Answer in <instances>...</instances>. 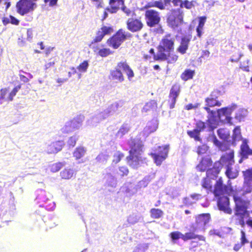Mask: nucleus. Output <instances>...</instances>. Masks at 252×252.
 <instances>
[{
  "instance_id": "nucleus-1",
  "label": "nucleus",
  "mask_w": 252,
  "mask_h": 252,
  "mask_svg": "<svg viewBox=\"0 0 252 252\" xmlns=\"http://www.w3.org/2000/svg\"><path fill=\"white\" fill-rule=\"evenodd\" d=\"M217 98V97L211 94L210 96L205 99L206 105L207 107H205L204 109L208 113V121L210 122L213 121L218 117L219 120L223 123L232 125V118L230 116L232 112L236 109L237 105L233 104L231 106L218 109L217 112L211 110L208 107L220 106L221 105V102Z\"/></svg>"
},
{
  "instance_id": "nucleus-2",
  "label": "nucleus",
  "mask_w": 252,
  "mask_h": 252,
  "mask_svg": "<svg viewBox=\"0 0 252 252\" xmlns=\"http://www.w3.org/2000/svg\"><path fill=\"white\" fill-rule=\"evenodd\" d=\"M130 150L128 163L132 167L137 168L141 160V154L143 152V144L139 137L131 138L128 141Z\"/></svg>"
},
{
  "instance_id": "nucleus-3",
  "label": "nucleus",
  "mask_w": 252,
  "mask_h": 252,
  "mask_svg": "<svg viewBox=\"0 0 252 252\" xmlns=\"http://www.w3.org/2000/svg\"><path fill=\"white\" fill-rule=\"evenodd\" d=\"M175 38L170 34L166 35L162 39L158 48V52L155 56L157 60L164 61L167 55L173 50Z\"/></svg>"
},
{
  "instance_id": "nucleus-4",
  "label": "nucleus",
  "mask_w": 252,
  "mask_h": 252,
  "mask_svg": "<svg viewBox=\"0 0 252 252\" xmlns=\"http://www.w3.org/2000/svg\"><path fill=\"white\" fill-rule=\"evenodd\" d=\"M131 37L132 34L130 32L120 29L108 40L107 44L113 48L117 49L125 40Z\"/></svg>"
},
{
  "instance_id": "nucleus-5",
  "label": "nucleus",
  "mask_w": 252,
  "mask_h": 252,
  "mask_svg": "<svg viewBox=\"0 0 252 252\" xmlns=\"http://www.w3.org/2000/svg\"><path fill=\"white\" fill-rule=\"evenodd\" d=\"M233 153L230 152L221 157V161L223 162V166L226 168L225 174L228 178L233 179L236 178L238 175V171L236 170H232L231 166L234 163Z\"/></svg>"
},
{
  "instance_id": "nucleus-6",
  "label": "nucleus",
  "mask_w": 252,
  "mask_h": 252,
  "mask_svg": "<svg viewBox=\"0 0 252 252\" xmlns=\"http://www.w3.org/2000/svg\"><path fill=\"white\" fill-rule=\"evenodd\" d=\"M169 150V145H165L163 146H158L157 149L151 153V155L154 159L157 165H160L162 161L167 157Z\"/></svg>"
},
{
  "instance_id": "nucleus-7",
  "label": "nucleus",
  "mask_w": 252,
  "mask_h": 252,
  "mask_svg": "<svg viewBox=\"0 0 252 252\" xmlns=\"http://www.w3.org/2000/svg\"><path fill=\"white\" fill-rule=\"evenodd\" d=\"M36 7V4L30 0H20L16 4L17 12L22 16L33 11Z\"/></svg>"
},
{
  "instance_id": "nucleus-8",
  "label": "nucleus",
  "mask_w": 252,
  "mask_h": 252,
  "mask_svg": "<svg viewBox=\"0 0 252 252\" xmlns=\"http://www.w3.org/2000/svg\"><path fill=\"white\" fill-rule=\"evenodd\" d=\"M36 201L39 204L40 207H45L49 211H52L55 207V204L54 202L50 201L46 196V192L44 190L37 191V196Z\"/></svg>"
},
{
  "instance_id": "nucleus-9",
  "label": "nucleus",
  "mask_w": 252,
  "mask_h": 252,
  "mask_svg": "<svg viewBox=\"0 0 252 252\" xmlns=\"http://www.w3.org/2000/svg\"><path fill=\"white\" fill-rule=\"evenodd\" d=\"M183 16V11L181 8L173 10L167 19L168 22L172 27H177L182 23Z\"/></svg>"
},
{
  "instance_id": "nucleus-10",
  "label": "nucleus",
  "mask_w": 252,
  "mask_h": 252,
  "mask_svg": "<svg viewBox=\"0 0 252 252\" xmlns=\"http://www.w3.org/2000/svg\"><path fill=\"white\" fill-rule=\"evenodd\" d=\"M235 203V214L236 216H247L249 217L250 213L247 210V202L239 197H234Z\"/></svg>"
},
{
  "instance_id": "nucleus-11",
  "label": "nucleus",
  "mask_w": 252,
  "mask_h": 252,
  "mask_svg": "<svg viewBox=\"0 0 252 252\" xmlns=\"http://www.w3.org/2000/svg\"><path fill=\"white\" fill-rule=\"evenodd\" d=\"M145 18L147 25L150 27L158 25L160 21L159 13L154 9L146 10L145 12Z\"/></svg>"
},
{
  "instance_id": "nucleus-12",
  "label": "nucleus",
  "mask_w": 252,
  "mask_h": 252,
  "mask_svg": "<svg viewBox=\"0 0 252 252\" xmlns=\"http://www.w3.org/2000/svg\"><path fill=\"white\" fill-rule=\"evenodd\" d=\"M124 104V101L122 100L116 101L109 105L106 109L102 110V111L107 118L115 114H118L120 109L123 106Z\"/></svg>"
},
{
  "instance_id": "nucleus-13",
  "label": "nucleus",
  "mask_w": 252,
  "mask_h": 252,
  "mask_svg": "<svg viewBox=\"0 0 252 252\" xmlns=\"http://www.w3.org/2000/svg\"><path fill=\"white\" fill-rule=\"evenodd\" d=\"M106 119L101 110L96 111L86 122V125L89 126H95L102 121Z\"/></svg>"
},
{
  "instance_id": "nucleus-14",
  "label": "nucleus",
  "mask_w": 252,
  "mask_h": 252,
  "mask_svg": "<svg viewBox=\"0 0 252 252\" xmlns=\"http://www.w3.org/2000/svg\"><path fill=\"white\" fill-rule=\"evenodd\" d=\"M210 219V216L209 214L199 215L196 218V223L194 231L204 230L205 225L209 222Z\"/></svg>"
},
{
  "instance_id": "nucleus-15",
  "label": "nucleus",
  "mask_w": 252,
  "mask_h": 252,
  "mask_svg": "<svg viewBox=\"0 0 252 252\" xmlns=\"http://www.w3.org/2000/svg\"><path fill=\"white\" fill-rule=\"evenodd\" d=\"M63 141H56L46 143L45 151L48 154H56L62 150L64 146Z\"/></svg>"
},
{
  "instance_id": "nucleus-16",
  "label": "nucleus",
  "mask_w": 252,
  "mask_h": 252,
  "mask_svg": "<svg viewBox=\"0 0 252 252\" xmlns=\"http://www.w3.org/2000/svg\"><path fill=\"white\" fill-rule=\"evenodd\" d=\"M222 166H223V162H221L220 158V161L214 163L213 168L208 169L207 170L206 175L207 178L210 179L216 178Z\"/></svg>"
},
{
  "instance_id": "nucleus-17",
  "label": "nucleus",
  "mask_w": 252,
  "mask_h": 252,
  "mask_svg": "<svg viewBox=\"0 0 252 252\" xmlns=\"http://www.w3.org/2000/svg\"><path fill=\"white\" fill-rule=\"evenodd\" d=\"M243 173L244 176V189L247 192H250L252 186V168L247 169Z\"/></svg>"
},
{
  "instance_id": "nucleus-18",
  "label": "nucleus",
  "mask_w": 252,
  "mask_h": 252,
  "mask_svg": "<svg viewBox=\"0 0 252 252\" xmlns=\"http://www.w3.org/2000/svg\"><path fill=\"white\" fill-rule=\"evenodd\" d=\"M127 28L131 32H138L141 30L143 24L138 19L129 18L126 22Z\"/></svg>"
},
{
  "instance_id": "nucleus-19",
  "label": "nucleus",
  "mask_w": 252,
  "mask_h": 252,
  "mask_svg": "<svg viewBox=\"0 0 252 252\" xmlns=\"http://www.w3.org/2000/svg\"><path fill=\"white\" fill-rule=\"evenodd\" d=\"M229 200L227 196L220 197L218 201V206L220 210L225 213L231 214L232 210L229 207Z\"/></svg>"
},
{
  "instance_id": "nucleus-20",
  "label": "nucleus",
  "mask_w": 252,
  "mask_h": 252,
  "mask_svg": "<svg viewBox=\"0 0 252 252\" xmlns=\"http://www.w3.org/2000/svg\"><path fill=\"white\" fill-rule=\"evenodd\" d=\"M180 92V87L179 85L176 84L172 86L170 94V108L172 109L174 107L176 102V98L178 97Z\"/></svg>"
},
{
  "instance_id": "nucleus-21",
  "label": "nucleus",
  "mask_w": 252,
  "mask_h": 252,
  "mask_svg": "<svg viewBox=\"0 0 252 252\" xmlns=\"http://www.w3.org/2000/svg\"><path fill=\"white\" fill-rule=\"evenodd\" d=\"M158 127V123L156 120H152L149 122L144 127L142 133L144 137H147L151 133L156 131Z\"/></svg>"
},
{
  "instance_id": "nucleus-22",
  "label": "nucleus",
  "mask_w": 252,
  "mask_h": 252,
  "mask_svg": "<svg viewBox=\"0 0 252 252\" xmlns=\"http://www.w3.org/2000/svg\"><path fill=\"white\" fill-rule=\"evenodd\" d=\"M117 67L122 69L127 75L129 81H131L134 77L133 70L126 62H121L117 64Z\"/></svg>"
},
{
  "instance_id": "nucleus-23",
  "label": "nucleus",
  "mask_w": 252,
  "mask_h": 252,
  "mask_svg": "<svg viewBox=\"0 0 252 252\" xmlns=\"http://www.w3.org/2000/svg\"><path fill=\"white\" fill-rule=\"evenodd\" d=\"M227 187L223 184L221 178L217 181L215 185L214 193L216 196H219L224 193L226 191Z\"/></svg>"
},
{
  "instance_id": "nucleus-24",
  "label": "nucleus",
  "mask_w": 252,
  "mask_h": 252,
  "mask_svg": "<svg viewBox=\"0 0 252 252\" xmlns=\"http://www.w3.org/2000/svg\"><path fill=\"white\" fill-rule=\"evenodd\" d=\"M119 68L117 66L115 69L110 72V79L116 82H122L124 81V77Z\"/></svg>"
},
{
  "instance_id": "nucleus-25",
  "label": "nucleus",
  "mask_w": 252,
  "mask_h": 252,
  "mask_svg": "<svg viewBox=\"0 0 252 252\" xmlns=\"http://www.w3.org/2000/svg\"><path fill=\"white\" fill-rule=\"evenodd\" d=\"M241 154L242 158L239 160V162L241 163L243 159H246L248 156L252 155V150L250 149L247 143L244 141L241 146Z\"/></svg>"
},
{
  "instance_id": "nucleus-26",
  "label": "nucleus",
  "mask_w": 252,
  "mask_h": 252,
  "mask_svg": "<svg viewBox=\"0 0 252 252\" xmlns=\"http://www.w3.org/2000/svg\"><path fill=\"white\" fill-rule=\"evenodd\" d=\"M124 0H110V8H108L107 10L111 13H116L121 5H123Z\"/></svg>"
},
{
  "instance_id": "nucleus-27",
  "label": "nucleus",
  "mask_w": 252,
  "mask_h": 252,
  "mask_svg": "<svg viewBox=\"0 0 252 252\" xmlns=\"http://www.w3.org/2000/svg\"><path fill=\"white\" fill-rule=\"evenodd\" d=\"M193 230H194V228H193ZM194 232L195 231H193V232H189L183 234L182 240L184 241H186L188 240L197 238L200 241H205V238L203 236L196 235L194 233Z\"/></svg>"
},
{
  "instance_id": "nucleus-28",
  "label": "nucleus",
  "mask_w": 252,
  "mask_h": 252,
  "mask_svg": "<svg viewBox=\"0 0 252 252\" xmlns=\"http://www.w3.org/2000/svg\"><path fill=\"white\" fill-rule=\"evenodd\" d=\"M105 184L113 188L116 187L117 185V179L111 173H107L105 176Z\"/></svg>"
},
{
  "instance_id": "nucleus-29",
  "label": "nucleus",
  "mask_w": 252,
  "mask_h": 252,
  "mask_svg": "<svg viewBox=\"0 0 252 252\" xmlns=\"http://www.w3.org/2000/svg\"><path fill=\"white\" fill-rule=\"evenodd\" d=\"M189 41L190 40L188 38L186 37H183L181 40V44L177 49L178 51L182 54L186 53V51L188 49Z\"/></svg>"
},
{
  "instance_id": "nucleus-30",
  "label": "nucleus",
  "mask_w": 252,
  "mask_h": 252,
  "mask_svg": "<svg viewBox=\"0 0 252 252\" xmlns=\"http://www.w3.org/2000/svg\"><path fill=\"white\" fill-rule=\"evenodd\" d=\"M84 120V116L79 115L69 122L71 123L72 126L75 130L79 129L81 126Z\"/></svg>"
},
{
  "instance_id": "nucleus-31",
  "label": "nucleus",
  "mask_w": 252,
  "mask_h": 252,
  "mask_svg": "<svg viewBox=\"0 0 252 252\" xmlns=\"http://www.w3.org/2000/svg\"><path fill=\"white\" fill-rule=\"evenodd\" d=\"M130 129L129 125L128 124H124L120 128L116 133V136L119 138H122L127 133Z\"/></svg>"
},
{
  "instance_id": "nucleus-32",
  "label": "nucleus",
  "mask_w": 252,
  "mask_h": 252,
  "mask_svg": "<svg viewBox=\"0 0 252 252\" xmlns=\"http://www.w3.org/2000/svg\"><path fill=\"white\" fill-rule=\"evenodd\" d=\"M86 152L87 150L85 147L82 146L77 147L73 152V157L76 159H80L85 155Z\"/></svg>"
},
{
  "instance_id": "nucleus-33",
  "label": "nucleus",
  "mask_w": 252,
  "mask_h": 252,
  "mask_svg": "<svg viewBox=\"0 0 252 252\" xmlns=\"http://www.w3.org/2000/svg\"><path fill=\"white\" fill-rule=\"evenodd\" d=\"M157 104L156 101L151 100L147 102L142 109V112H148L151 111H154L156 109Z\"/></svg>"
},
{
  "instance_id": "nucleus-34",
  "label": "nucleus",
  "mask_w": 252,
  "mask_h": 252,
  "mask_svg": "<svg viewBox=\"0 0 252 252\" xmlns=\"http://www.w3.org/2000/svg\"><path fill=\"white\" fill-rule=\"evenodd\" d=\"M212 161L210 158H203L197 165V169L201 171L206 170L207 167L211 165Z\"/></svg>"
},
{
  "instance_id": "nucleus-35",
  "label": "nucleus",
  "mask_w": 252,
  "mask_h": 252,
  "mask_svg": "<svg viewBox=\"0 0 252 252\" xmlns=\"http://www.w3.org/2000/svg\"><path fill=\"white\" fill-rule=\"evenodd\" d=\"M143 218L139 214H132L129 215L127 219V221L130 224H134L136 223L141 221Z\"/></svg>"
},
{
  "instance_id": "nucleus-36",
  "label": "nucleus",
  "mask_w": 252,
  "mask_h": 252,
  "mask_svg": "<svg viewBox=\"0 0 252 252\" xmlns=\"http://www.w3.org/2000/svg\"><path fill=\"white\" fill-rule=\"evenodd\" d=\"M206 20L205 16L200 17L199 18V24L196 28L197 35L200 37L202 34V31Z\"/></svg>"
},
{
  "instance_id": "nucleus-37",
  "label": "nucleus",
  "mask_w": 252,
  "mask_h": 252,
  "mask_svg": "<svg viewBox=\"0 0 252 252\" xmlns=\"http://www.w3.org/2000/svg\"><path fill=\"white\" fill-rule=\"evenodd\" d=\"M62 179H70L74 175V171L72 169L65 168L60 173Z\"/></svg>"
},
{
  "instance_id": "nucleus-38",
  "label": "nucleus",
  "mask_w": 252,
  "mask_h": 252,
  "mask_svg": "<svg viewBox=\"0 0 252 252\" xmlns=\"http://www.w3.org/2000/svg\"><path fill=\"white\" fill-rule=\"evenodd\" d=\"M247 115V111L245 109H240L237 111L235 114V119L241 122L243 121Z\"/></svg>"
},
{
  "instance_id": "nucleus-39",
  "label": "nucleus",
  "mask_w": 252,
  "mask_h": 252,
  "mask_svg": "<svg viewBox=\"0 0 252 252\" xmlns=\"http://www.w3.org/2000/svg\"><path fill=\"white\" fill-rule=\"evenodd\" d=\"M219 137L223 140H227L229 137V132L226 128H220L218 130Z\"/></svg>"
},
{
  "instance_id": "nucleus-40",
  "label": "nucleus",
  "mask_w": 252,
  "mask_h": 252,
  "mask_svg": "<svg viewBox=\"0 0 252 252\" xmlns=\"http://www.w3.org/2000/svg\"><path fill=\"white\" fill-rule=\"evenodd\" d=\"M110 156V153L106 150L100 153L96 158V160L100 162H104L107 160Z\"/></svg>"
},
{
  "instance_id": "nucleus-41",
  "label": "nucleus",
  "mask_w": 252,
  "mask_h": 252,
  "mask_svg": "<svg viewBox=\"0 0 252 252\" xmlns=\"http://www.w3.org/2000/svg\"><path fill=\"white\" fill-rule=\"evenodd\" d=\"M21 88V85H18L16 86L11 92H10L7 97L6 99L9 101H11L13 99V97L16 95L17 92Z\"/></svg>"
},
{
  "instance_id": "nucleus-42",
  "label": "nucleus",
  "mask_w": 252,
  "mask_h": 252,
  "mask_svg": "<svg viewBox=\"0 0 252 252\" xmlns=\"http://www.w3.org/2000/svg\"><path fill=\"white\" fill-rule=\"evenodd\" d=\"M150 213L151 217L154 219H159L163 215L162 211L158 209H152Z\"/></svg>"
},
{
  "instance_id": "nucleus-43",
  "label": "nucleus",
  "mask_w": 252,
  "mask_h": 252,
  "mask_svg": "<svg viewBox=\"0 0 252 252\" xmlns=\"http://www.w3.org/2000/svg\"><path fill=\"white\" fill-rule=\"evenodd\" d=\"M194 74L193 71L189 69L186 70L184 73L181 75V78L184 81H187L189 79H190L193 77Z\"/></svg>"
},
{
  "instance_id": "nucleus-44",
  "label": "nucleus",
  "mask_w": 252,
  "mask_h": 252,
  "mask_svg": "<svg viewBox=\"0 0 252 252\" xmlns=\"http://www.w3.org/2000/svg\"><path fill=\"white\" fill-rule=\"evenodd\" d=\"M148 244H140L135 247L133 252H145L148 249Z\"/></svg>"
},
{
  "instance_id": "nucleus-45",
  "label": "nucleus",
  "mask_w": 252,
  "mask_h": 252,
  "mask_svg": "<svg viewBox=\"0 0 252 252\" xmlns=\"http://www.w3.org/2000/svg\"><path fill=\"white\" fill-rule=\"evenodd\" d=\"M233 139L234 141H238L242 138L241 134V129L240 127L237 126L233 130V133L232 135Z\"/></svg>"
},
{
  "instance_id": "nucleus-46",
  "label": "nucleus",
  "mask_w": 252,
  "mask_h": 252,
  "mask_svg": "<svg viewBox=\"0 0 252 252\" xmlns=\"http://www.w3.org/2000/svg\"><path fill=\"white\" fill-rule=\"evenodd\" d=\"M150 182V177H145L143 180L138 183L137 185H136V189H139L142 188H145L147 187Z\"/></svg>"
},
{
  "instance_id": "nucleus-47",
  "label": "nucleus",
  "mask_w": 252,
  "mask_h": 252,
  "mask_svg": "<svg viewBox=\"0 0 252 252\" xmlns=\"http://www.w3.org/2000/svg\"><path fill=\"white\" fill-rule=\"evenodd\" d=\"M64 165L65 162H59L53 164L50 167L51 171L52 172H58Z\"/></svg>"
},
{
  "instance_id": "nucleus-48",
  "label": "nucleus",
  "mask_w": 252,
  "mask_h": 252,
  "mask_svg": "<svg viewBox=\"0 0 252 252\" xmlns=\"http://www.w3.org/2000/svg\"><path fill=\"white\" fill-rule=\"evenodd\" d=\"M74 130V129L72 126L71 123H70L69 121L67 122L61 129L62 132L64 133H68Z\"/></svg>"
},
{
  "instance_id": "nucleus-49",
  "label": "nucleus",
  "mask_w": 252,
  "mask_h": 252,
  "mask_svg": "<svg viewBox=\"0 0 252 252\" xmlns=\"http://www.w3.org/2000/svg\"><path fill=\"white\" fill-rule=\"evenodd\" d=\"M188 134L191 138H193L195 141H200L201 139L199 137L200 132L198 129L195 128L192 131H188Z\"/></svg>"
},
{
  "instance_id": "nucleus-50",
  "label": "nucleus",
  "mask_w": 252,
  "mask_h": 252,
  "mask_svg": "<svg viewBox=\"0 0 252 252\" xmlns=\"http://www.w3.org/2000/svg\"><path fill=\"white\" fill-rule=\"evenodd\" d=\"M124 157V155L119 151H116L114 153L113 163L117 164Z\"/></svg>"
},
{
  "instance_id": "nucleus-51",
  "label": "nucleus",
  "mask_w": 252,
  "mask_h": 252,
  "mask_svg": "<svg viewBox=\"0 0 252 252\" xmlns=\"http://www.w3.org/2000/svg\"><path fill=\"white\" fill-rule=\"evenodd\" d=\"M9 93L8 88H3L0 90V100H2L6 101H9L6 99L8 93Z\"/></svg>"
},
{
  "instance_id": "nucleus-52",
  "label": "nucleus",
  "mask_w": 252,
  "mask_h": 252,
  "mask_svg": "<svg viewBox=\"0 0 252 252\" xmlns=\"http://www.w3.org/2000/svg\"><path fill=\"white\" fill-rule=\"evenodd\" d=\"M128 173V170L126 166H121L119 168V170L117 172L118 175H120L121 177L127 175Z\"/></svg>"
},
{
  "instance_id": "nucleus-53",
  "label": "nucleus",
  "mask_w": 252,
  "mask_h": 252,
  "mask_svg": "<svg viewBox=\"0 0 252 252\" xmlns=\"http://www.w3.org/2000/svg\"><path fill=\"white\" fill-rule=\"evenodd\" d=\"M170 236L173 241H175L178 240L179 238H181L182 239V237L183 236V234L179 231H175L171 232L170 234Z\"/></svg>"
},
{
  "instance_id": "nucleus-54",
  "label": "nucleus",
  "mask_w": 252,
  "mask_h": 252,
  "mask_svg": "<svg viewBox=\"0 0 252 252\" xmlns=\"http://www.w3.org/2000/svg\"><path fill=\"white\" fill-rule=\"evenodd\" d=\"M112 53L109 49L103 48L100 49L98 52V54L102 57H105L111 54Z\"/></svg>"
},
{
  "instance_id": "nucleus-55",
  "label": "nucleus",
  "mask_w": 252,
  "mask_h": 252,
  "mask_svg": "<svg viewBox=\"0 0 252 252\" xmlns=\"http://www.w3.org/2000/svg\"><path fill=\"white\" fill-rule=\"evenodd\" d=\"M78 139V136L76 135H73L70 137H69V139L67 141V145L70 147H73L76 143V141Z\"/></svg>"
},
{
  "instance_id": "nucleus-56",
  "label": "nucleus",
  "mask_w": 252,
  "mask_h": 252,
  "mask_svg": "<svg viewBox=\"0 0 252 252\" xmlns=\"http://www.w3.org/2000/svg\"><path fill=\"white\" fill-rule=\"evenodd\" d=\"M202 187L207 190L212 189V185L211 184V181L210 178H204L202 183Z\"/></svg>"
},
{
  "instance_id": "nucleus-57",
  "label": "nucleus",
  "mask_w": 252,
  "mask_h": 252,
  "mask_svg": "<svg viewBox=\"0 0 252 252\" xmlns=\"http://www.w3.org/2000/svg\"><path fill=\"white\" fill-rule=\"evenodd\" d=\"M152 6L158 7L161 10L164 9L166 7L162 0L154 1L152 4Z\"/></svg>"
},
{
  "instance_id": "nucleus-58",
  "label": "nucleus",
  "mask_w": 252,
  "mask_h": 252,
  "mask_svg": "<svg viewBox=\"0 0 252 252\" xmlns=\"http://www.w3.org/2000/svg\"><path fill=\"white\" fill-rule=\"evenodd\" d=\"M88 66L89 63L88 62L85 61L77 67V69L81 72H85L87 71Z\"/></svg>"
},
{
  "instance_id": "nucleus-59",
  "label": "nucleus",
  "mask_w": 252,
  "mask_h": 252,
  "mask_svg": "<svg viewBox=\"0 0 252 252\" xmlns=\"http://www.w3.org/2000/svg\"><path fill=\"white\" fill-rule=\"evenodd\" d=\"M208 149V147L206 145H202L198 147L197 153L198 155H202L205 153Z\"/></svg>"
},
{
  "instance_id": "nucleus-60",
  "label": "nucleus",
  "mask_w": 252,
  "mask_h": 252,
  "mask_svg": "<svg viewBox=\"0 0 252 252\" xmlns=\"http://www.w3.org/2000/svg\"><path fill=\"white\" fill-rule=\"evenodd\" d=\"M178 56L176 55H170L169 53L167 56V59L165 60L167 61L168 63H175L178 59Z\"/></svg>"
},
{
  "instance_id": "nucleus-61",
  "label": "nucleus",
  "mask_w": 252,
  "mask_h": 252,
  "mask_svg": "<svg viewBox=\"0 0 252 252\" xmlns=\"http://www.w3.org/2000/svg\"><path fill=\"white\" fill-rule=\"evenodd\" d=\"M100 30L105 35L110 34L113 31L112 27L107 26L102 27Z\"/></svg>"
},
{
  "instance_id": "nucleus-62",
  "label": "nucleus",
  "mask_w": 252,
  "mask_h": 252,
  "mask_svg": "<svg viewBox=\"0 0 252 252\" xmlns=\"http://www.w3.org/2000/svg\"><path fill=\"white\" fill-rule=\"evenodd\" d=\"M193 6V4L192 1H189L187 0L185 1H183L181 8L183 7L186 8L187 9H190Z\"/></svg>"
},
{
  "instance_id": "nucleus-63",
  "label": "nucleus",
  "mask_w": 252,
  "mask_h": 252,
  "mask_svg": "<svg viewBox=\"0 0 252 252\" xmlns=\"http://www.w3.org/2000/svg\"><path fill=\"white\" fill-rule=\"evenodd\" d=\"M105 36V35L104 34V33L102 32V31L100 30H99L97 34H96V37H95V38L94 39V41L95 42H100V41H101V40L103 39V38L104 37V36Z\"/></svg>"
},
{
  "instance_id": "nucleus-64",
  "label": "nucleus",
  "mask_w": 252,
  "mask_h": 252,
  "mask_svg": "<svg viewBox=\"0 0 252 252\" xmlns=\"http://www.w3.org/2000/svg\"><path fill=\"white\" fill-rule=\"evenodd\" d=\"M200 103H195L194 104L190 103L188 104L185 106V109L187 110H189L191 109H195L198 108L200 106Z\"/></svg>"
}]
</instances>
